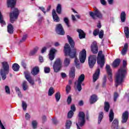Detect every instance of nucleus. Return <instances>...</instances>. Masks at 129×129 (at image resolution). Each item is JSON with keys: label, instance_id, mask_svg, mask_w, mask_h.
<instances>
[{"label": "nucleus", "instance_id": "09e8293b", "mask_svg": "<svg viewBox=\"0 0 129 129\" xmlns=\"http://www.w3.org/2000/svg\"><path fill=\"white\" fill-rule=\"evenodd\" d=\"M22 106L23 107V110H27V107L28 106L27 105V103L24 101H22Z\"/></svg>", "mask_w": 129, "mask_h": 129}, {"label": "nucleus", "instance_id": "7ed1b4c3", "mask_svg": "<svg viewBox=\"0 0 129 129\" xmlns=\"http://www.w3.org/2000/svg\"><path fill=\"white\" fill-rule=\"evenodd\" d=\"M64 52L65 56H70L71 58H75V63L76 64L77 68H79V60L76 58V48H74L71 50L70 45L68 43H66L64 47Z\"/></svg>", "mask_w": 129, "mask_h": 129}, {"label": "nucleus", "instance_id": "e2e57ef3", "mask_svg": "<svg viewBox=\"0 0 129 129\" xmlns=\"http://www.w3.org/2000/svg\"><path fill=\"white\" fill-rule=\"evenodd\" d=\"M52 122L53 123H54V124L58 123V121H57V119H56V118L52 119Z\"/></svg>", "mask_w": 129, "mask_h": 129}, {"label": "nucleus", "instance_id": "39448f33", "mask_svg": "<svg viewBox=\"0 0 129 129\" xmlns=\"http://www.w3.org/2000/svg\"><path fill=\"white\" fill-rule=\"evenodd\" d=\"M79 121L76 124L78 129H81L79 127V125L80 126H83L84 125L85 123V114L83 112H80L79 113Z\"/></svg>", "mask_w": 129, "mask_h": 129}, {"label": "nucleus", "instance_id": "052dcab7", "mask_svg": "<svg viewBox=\"0 0 129 129\" xmlns=\"http://www.w3.org/2000/svg\"><path fill=\"white\" fill-rule=\"evenodd\" d=\"M100 3L103 6H105L106 5V2H105V0H100Z\"/></svg>", "mask_w": 129, "mask_h": 129}, {"label": "nucleus", "instance_id": "6ab92c4d", "mask_svg": "<svg viewBox=\"0 0 129 129\" xmlns=\"http://www.w3.org/2000/svg\"><path fill=\"white\" fill-rule=\"evenodd\" d=\"M52 15L54 22H58L60 21L58 15H57V14L56 13V10H55V9H53Z\"/></svg>", "mask_w": 129, "mask_h": 129}, {"label": "nucleus", "instance_id": "a19ab883", "mask_svg": "<svg viewBox=\"0 0 129 129\" xmlns=\"http://www.w3.org/2000/svg\"><path fill=\"white\" fill-rule=\"evenodd\" d=\"M38 50H39V47L37 46L34 48V49L30 51L31 55H35V54L38 52Z\"/></svg>", "mask_w": 129, "mask_h": 129}, {"label": "nucleus", "instance_id": "a18cd8bd", "mask_svg": "<svg viewBox=\"0 0 129 129\" xmlns=\"http://www.w3.org/2000/svg\"><path fill=\"white\" fill-rule=\"evenodd\" d=\"M37 125H38V122L36 120H33L32 122V126L33 128H37Z\"/></svg>", "mask_w": 129, "mask_h": 129}, {"label": "nucleus", "instance_id": "473e14b6", "mask_svg": "<svg viewBox=\"0 0 129 129\" xmlns=\"http://www.w3.org/2000/svg\"><path fill=\"white\" fill-rule=\"evenodd\" d=\"M125 36L127 39L129 38V29L128 27H125L124 29Z\"/></svg>", "mask_w": 129, "mask_h": 129}, {"label": "nucleus", "instance_id": "5fc2aeb1", "mask_svg": "<svg viewBox=\"0 0 129 129\" xmlns=\"http://www.w3.org/2000/svg\"><path fill=\"white\" fill-rule=\"evenodd\" d=\"M45 73H50V68L45 67L44 68Z\"/></svg>", "mask_w": 129, "mask_h": 129}, {"label": "nucleus", "instance_id": "1a4fd4ad", "mask_svg": "<svg viewBox=\"0 0 129 129\" xmlns=\"http://www.w3.org/2000/svg\"><path fill=\"white\" fill-rule=\"evenodd\" d=\"M97 63L101 68L104 66V55L102 54V51H99L98 54Z\"/></svg>", "mask_w": 129, "mask_h": 129}, {"label": "nucleus", "instance_id": "6e6552de", "mask_svg": "<svg viewBox=\"0 0 129 129\" xmlns=\"http://www.w3.org/2000/svg\"><path fill=\"white\" fill-rule=\"evenodd\" d=\"M89 14L90 17H91L94 20L96 19L95 17L98 18L99 19H102V14L96 8H95L94 9V13L90 12Z\"/></svg>", "mask_w": 129, "mask_h": 129}, {"label": "nucleus", "instance_id": "338daca9", "mask_svg": "<svg viewBox=\"0 0 129 129\" xmlns=\"http://www.w3.org/2000/svg\"><path fill=\"white\" fill-rule=\"evenodd\" d=\"M46 119H47V117H46V116H42V121H43V122H45V121H46Z\"/></svg>", "mask_w": 129, "mask_h": 129}, {"label": "nucleus", "instance_id": "f03ea898", "mask_svg": "<svg viewBox=\"0 0 129 129\" xmlns=\"http://www.w3.org/2000/svg\"><path fill=\"white\" fill-rule=\"evenodd\" d=\"M17 4V0H7V5L9 7L12 8V10H14L13 12L10 13V22L12 24L16 20L18 19L19 17V10L17 8H14V7L16 6Z\"/></svg>", "mask_w": 129, "mask_h": 129}, {"label": "nucleus", "instance_id": "7c9ffc66", "mask_svg": "<svg viewBox=\"0 0 129 129\" xmlns=\"http://www.w3.org/2000/svg\"><path fill=\"white\" fill-rule=\"evenodd\" d=\"M109 117V121L110 122H111V121H112L113 120V118L114 117V114L113 111H112V110H110Z\"/></svg>", "mask_w": 129, "mask_h": 129}, {"label": "nucleus", "instance_id": "9b49d317", "mask_svg": "<svg viewBox=\"0 0 129 129\" xmlns=\"http://www.w3.org/2000/svg\"><path fill=\"white\" fill-rule=\"evenodd\" d=\"M79 59L81 63H84L86 60V50L83 49L80 53Z\"/></svg>", "mask_w": 129, "mask_h": 129}, {"label": "nucleus", "instance_id": "bb28decb", "mask_svg": "<svg viewBox=\"0 0 129 129\" xmlns=\"http://www.w3.org/2000/svg\"><path fill=\"white\" fill-rule=\"evenodd\" d=\"M69 75L71 78H75V68H72L71 69Z\"/></svg>", "mask_w": 129, "mask_h": 129}, {"label": "nucleus", "instance_id": "603ef678", "mask_svg": "<svg viewBox=\"0 0 129 129\" xmlns=\"http://www.w3.org/2000/svg\"><path fill=\"white\" fill-rule=\"evenodd\" d=\"M64 22L66 24L67 26H68V28L70 27V25H69V20L68 18L66 17L64 18Z\"/></svg>", "mask_w": 129, "mask_h": 129}, {"label": "nucleus", "instance_id": "79ce46f5", "mask_svg": "<svg viewBox=\"0 0 129 129\" xmlns=\"http://www.w3.org/2000/svg\"><path fill=\"white\" fill-rule=\"evenodd\" d=\"M103 117V113L102 112H100L99 114L98 123H100V122H101V120H102Z\"/></svg>", "mask_w": 129, "mask_h": 129}, {"label": "nucleus", "instance_id": "4be33fe9", "mask_svg": "<svg viewBox=\"0 0 129 129\" xmlns=\"http://www.w3.org/2000/svg\"><path fill=\"white\" fill-rule=\"evenodd\" d=\"M120 18L121 22H122V23H124V22H125V20L126 19V14H125V12L124 11H122L121 13Z\"/></svg>", "mask_w": 129, "mask_h": 129}, {"label": "nucleus", "instance_id": "2f4dec72", "mask_svg": "<svg viewBox=\"0 0 129 129\" xmlns=\"http://www.w3.org/2000/svg\"><path fill=\"white\" fill-rule=\"evenodd\" d=\"M55 97L56 102H58L60 100V98H61V93L60 92H57L55 93Z\"/></svg>", "mask_w": 129, "mask_h": 129}, {"label": "nucleus", "instance_id": "f257e3e1", "mask_svg": "<svg viewBox=\"0 0 129 129\" xmlns=\"http://www.w3.org/2000/svg\"><path fill=\"white\" fill-rule=\"evenodd\" d=\"M126 60L123 61V66L121 67L118 71L116 75V80H115V86L117 87L119 84H121L123 82V79L125 77L127 73V69L126 68Z\"/></svg>", "mask_w": 129, "mask_h": 129}, {"label": "nucleus", "instance_id": "9d476101", "mask_svg": "<svg viewBox=\"0 0 129 129\" xmlns=\"http://www.w3.org/2000/svg\"><path fill=\"white\" fill-rule=\"evenodd\" d=\"M97 57L95 55H92L89 57L88 63L90 68H93L95 63H96V58Z\"/></svg>", "mask_w": 129, "mask_h": 129}, {"label": "nucleus", "instance_id": "cd10ccee", "mask_svg": "<svg viewBox=\"0 0 129 129\" xmlns=\"http://www.w3.org/2000/svg\"><path fill=\"white\" fill-rule=\"evenodd\" d=\"M120 64V59H116L112 63V66L115 68V67H117Z\"/></svg>", "mask_w": 129, "mask_h": 129}, {"label": "nucleus", "instance_id": "0e129e2a", "mask_svg": "<svg viewBox=\"0 0 129 129\" xmlns=\"http://www.w3.org/2000/svg\"><path fill=\"white\" fill-rule=\"evenodd\" d=\"M0 127L2 129H6V128H5V126H4V124H3V123L2 122V121L0 120Z\"/></svg>", "mask_w": 129, "mask_h": 129}, {"label": "nucleus", "instance_id": "72a5a7b5", "mask_svg": "<svg viewBox=\"0 0 129 129\" xmlns=\"http://www.w3.org/2000/svg\"><path fill=\"white\" fill-rule=\"evenodd\" d=\"M22 87H23V90H24V91H26V90H27V89H28V88H29V86L28 85L27 81H24L23 82Z\"/></svg>", "mask_w": 129, "mask_h": 129}, {"label": "nucleus", "instance_id": "c756f323", "mask_svg": "<svg viewBox=\"0 0 129 129\" xmlns=\"http://www.w3.org/2000/svg\"><path fill=\"white\" fill-rule=\"evenodd\" d=\"M109 107H110L109 103H108V102H104V110L105 111H106V112H108L109 110Z\"/></svg>", "mask_w": 129, "mask_h": 129}, {"label": "nucleus", "instance_id": "c03bdc74", "mask_svg": "<svg viewBox=\"0 0 129 129\" xmlns=\"http://www.w3.org/2000/svg\"><path fill=\"white\" fill-rule=\"evenodd\" d=\"M99 38L100 39H103V36L104 35V31H103V30H101L100 31H99Z\"/></svg>", "mask_w": 129, "mask_h": 129}, {"label": "nucleus", "instance_id": "774afa93", "mask_svg": "<svg viewBox=\"0 0 129 129\" xmlns=\"http://www.w3.org/2000/svg\"><path fill=\"white\" fill-rule=\"evenodd\" d=\"M61 77H62V78H65V77H66V74H65V73H62L61 74Z\"/></svg>", "mask_w": 129, "mask_h": 129}, {"label": "nucleus", "instance_id": "2eb2a0df", "mask_svg": "<svg viewBox=\"0 0 129 129\" xmlns=\"http://www.w3.org/2000/svg\"><path fill=\"white\" fill-rule=\"evenodd\" d=\"M106 70L108 75V78L110 82H112V74H111V69H110V66L106 65Z\"/></svg>", "mask_w": 129, "mask_h": 129}, {"label": "nucleus", "instance_id": "423d86ee", "mask_svg": "<svg viewBox=\"0 0 129 129\" xmlns=\"http://www.w3.org/2000/svg\"><path fill=\"white\" fill-rule=\"evenodd\" d=\"M53 68L54 72L56 73L59 72V71L61 70V68H62V62L60 58L56 59L54 61L53 65Z\"/></svg>", "mask_w": 129, "mask_h": 129}, {"label": "nucleus", "instance_id": "393cba45", "mask_svg": "<svg viewBox=\"0 0 129 129\" xmlns=\"http://www.w3.org/2000/svg\"><path fill=\"white\" fill-rule=\"evenodd\" d=\"M7 31L9 34H13L14 33V26H13V25L11 24H8Z\"/></svg>", "mask_w": 129, "mask_h": 129}, {"label": "nucleus", "instance_id": "dca6fc26", "mask_svg": "<svg viewBox=\"0 0 129 129\" xmlns=\"http://www.w3.org/2000/svg\"><path fill=\"white\" fill-rule=\"evenodd\" d=\"M56 49L51 48L50 49V51L49 52V59L52 61V60H54V58H55V53H56Z\"/></svg>", "mask_w": 129, "mask_h": 129}, {"label": "nucleus", "instance_id": "c85d7f7f", "mask_svg": "<svg viewBox=\"0 0 129 129\" xmlns=\"http://www.w3.org/2000/svg\"><path fill=\"white\" fill-rule=\"evenodd\" d=\"M39 68L38 67H34L31 71L33 75H37L39 73Z\"/></svg>", "mask_w": 129, "mask_h": 129}, {"label": "nucleus", "instance_id": "8fccbe9b", "mask_svg": "<svg viewBox=\"0 0 129 129\" xmlns=\"http://www.w3.org/2000/svg\"><path fill=\"white\" fill-rule=\"evenodd\" d=\"M67 102L68 104H71V102H72V98L71 97V95H69L68 97Z\"/></svg>", "mask_w": 129, "mask_h": 129}, {"label": "nucleus", "instance_id": "412c9836", "mask_svg": "<svg viewBox=\"0 0 129 129\" xmlns=\"http://www.w3.org/2000/svg\"><path fill=\"white\" fill-rule=\"evenodd\" d=\"M77 32L79 33V36L80 39H84L85 38V33L84 31L81 29H77Z\"/></svg>", "mask_w": 129, "mask_h": 129}, {"label": "nucleus", "instance_id": "864d4df0", "mask_svg": "<svg viewBox=\"0 0 129 129\" xmlns=\"http://www.w3.org/2000/svg\"><path fill=\"white\" fill-rule=\"evenodd\" d=\"M70 90H71V87L70 85L67 86L66 88V91L67 93H69V92H70Z\"/></svg>", "mask_w": 129, "mask_h": 129}, {"label": "nucleus", "instance_id": "6e6d98bb", "mask_svg": "<svg viewBox=\"0 0 129 129\" xmlns=\"http://www.w3.org/2000/svg\"><path fill=\"white\" fill-rule=\"evenodd\" d=\"M118 97V94L117 93H115L114 94V101H116L117 98Z\"/></svg>", "mask_w": 129, "mask_h": 129}, {"label": "nucleus", "instance_id": "37998d69", "mask_svg": "<svg viewBox=\"0 0 129 129\" xmlns=\"http://www.w3.org/2000/svg\"><path fill=\"white\" fill-rule=\"evenodd\" d=\"M73 115H74V112H73L72 110H70L68 113V118H72Z\"/></svg>", "mask_w": 129, "mask_h": 129}, {"label": "nucleus", "instance_id": "b1692460", "mask_svg": "<svg viewBox=\"0 0 129 129\" xmlns=\"http://www.w3.org/2000/svg\"><path fill=\"white\" fill-rule=\"evenodd\" d=\"M118 128V120L117 119H114L112 124V129H117Z\"/></svg>", "mask_w": 129, "mask_h": 129}, {"label": "nucleus", "instance_id": "ea45409f", "mask_svg": "<svg viewBox=\"0 0 129 129\" xmlns=\"http://www.w3.org/2000/svg\"><path fill=\"white\" fill-rule=\"evenodd\" d=\"M62 11V7L61 6L60 4H58L56 7V12L57 14H61V12Z\"/></svg>", "mask_w": 129, "mask_h": 129}, {"label": "nucleus", "instance_id": "5701e85b", "mask_svg": "<svg viewBox=\"0 0 129 129\" xmlns=\"http://www.w3.org/2000/svg\"><path fill=\"white\" fill-rule=\"evenodd\" d=\"M67 39L69 41V44L71 45V47L72 48H74V46H75V42H74V40H72V38H71V37H70V36L68 35Z\"/></svg>", "mask_w": 129, "mask_h": 129}, {"label": "nucleus", "instance_id": "4d7b16f0", "mask_svg": "<svg viewBox=\"0 0 129 129\" xmlns=\"http://www.w3.org/2000/svg\"><path fill=\"white\" fill-rule=\"evenodd\" d=\"M71 110H72V111H73V112H74V111L76 110V108L75 107V105L74 104L72 105L71 107Z\"/></svg>", "mask_w": 129, "mask_h": 129}, {"label": "nucleus", "instance_id": "680f3d73", "mask_svg": "<svg viewBox=\"0 0 129 129\" xmlns=\"http://www.w3.org/2000/svg\"><path fill=\"white\" fill-rule=\"evenodd\" d=\"M39 10H41L44 14H46V12L45 11V8L44 7H39Z\"/></svg>", "mask_w": 129, "mask_h": 129}, {"label": "nucleus", "instance_id": "f8f14e48", "mask_svg": "<svg viewBox=\"0 0 129 129\" xmlns=\"http://www.w3.org/2000/svg\"><path fill=\"white\" fill-rule=\"evenodd\" d=\"M55 31L57 34L59 35H64L65 34V31L63 29V27L61 24H57L55 28Z\"/></svg>", "mask_w": 129, "mask_h": 129}, {"label": "nucleus", "instance_id": "3c124183", "mask_svg": "<svg viewBox=\"0 0 129 129\" xmlns=\"http://www.w3.org/2000/svg\"><path fill=\"white\" fill-rule=\"evenodd\" d=\"M5 91L7 94H11V91L10 90V87L8 86H5Z\"/></svg>", "mask_w": 129, "mask_h": 129}, {"label": "nucleus", "instance_id": "a878e982", "mask_svg": "<svg viewBox=\"0 0 129 129\" xmlns=\"http://www.w3.org/2000/svg\"><path fill=\"white\" fill-rule=\"evenodd\" d=\"M128 48V44L127 43H125L124 45V47L123 48L121 53L122 55H125L126 54V52L127 51V49Z\"/></svg>", "mask_w": 129, "mask_h": 129}, {"label": "nucleus", "instance_id": "e433bc0d", "mask_svg": "<svg viewBox=\"0 0 129 129\" xmlns=\"http://www.w3.org/2000/svg\"><path fill=\"white\" fill-rule=\"evenodd\" d=\"M12 69L14 71H18L19 69H20V66L18 63H14L12 66Z\"/></svg>", "mask_w": 129, "mask_h": 129}, {"label": "nucleus", "instance_id": "0eeeda50", "mask_svg": "<svg viewBox=\"0 0 129 129\" xmlns=\"http://www.w3.org/2000/svg\"><path fill=\"white\" fill-rule=\"evenodd\" d=\"M84 79H85V76L84 74H82L79 77L78 80L75 82V85H76V84H77V88L78 91H81L82 90L81 84H82V82L84 81Z\"/></svg>", "mask_w": 129, "mask_h": 129}, {"label": "nucleus", "instance_id": "4468645a", "mask_svg": "<svg viewBox=\"0 0 129 129\" xmlns=\"http://www.w3.org/2000/svg\"><path fill=\"white\" fill-rule=\"evenodd\" d=\"M91 50L93 54H97L98 53V46L96 42H94L91 46Z\"/></svg>", "mask_w": 129, "mask_h": 129}, {"label": "nucleus", "instance_id": "20e7f679", "mask_svg": "<svg viewBox=\"0 0 129 129\" xmlns=\"http://www.w3.org/2000/svg\"><path fill=\"white\" fill-rule=\"evenodd\" d=\"M2 69L1 70L0 74L2 77L3 80H6L7 75H8L10 72V66L7 61H4L2 63Z\"/></svg>", "mask_w": 129, "mask_h": 129}, {"label": "nucleus", "instance_id": "f704fd0d", "mask_svg": "<svg viewBox=\"0 0 129 129\" xmlns=\"http://www.w3.org/2000/svg\"><path fill=\"white\" fill-rule=\"evenodd\" d=\"M0 23L2 25V26L6 25V22L4 20V17L3 16V15H2V12L0 11Z\"/></svg>", "mask_w": 129, "mask_h": 129}, {"label": "nucleus", "instance_id": "13d9d810", "mask_svg": "<svg viewBox=\"0 0 129 129\" xmlns=\"http://www.w3.org/2000/svg\"><path fill=\"white\" fill-rule=\"evenodd\" d=\"M27 37H28V35H24L22 37V40L20 41V42H24V41H26Z\"/></svg>", "mask_w": 129, "mask_h": 129}, {"label": "nucleus", "instance_id": "4c0bfd02", "mask_svg": "<svg viewBox=\"0 0 129 129\" xmlns=\"http://www.w3.org/2000/svg\"><path fill=\"white\" fill-rule=\"evenodd\" d=\"M69 64H70V59L66 58L63 61L64 66L67 67V66H69Z\"/></svg>", "mask_w": 129, "mask_h": 129}, {"label": "nucleus", "instance_id": "58836bf2", "mask_svg": "<svg viewBox=\"0 0 129 129\" xmlns=\"http://www.w3.org/2000/svg\"><path fill=\"white\" fill-rule=\"evenodd\" d=\"M72 124V122H71V120H67L66 122V127L67 128H70Z\"/></svg>", "mask_w": 129, "mask_h": 129}, {"label": "nucleus", "instance_id": "de8ad7c7", "mask_svg": "<svg viewBox=\"0 0 129 129\" xmlns=\"http://www.w3.org/2000/svg\"><path fill=\"white\" fill-rule=\"evenodd\" d=\"M15 89L18 94V96H19V97H22V93H21V90H20V88H19V87H16L15 88Z\"/></svg>", "mask_w": 129, "mask_h": 129}, {"label": "nucleus", "instance_id": "c9c22d12", "mask_svg": "<svg viewBox=\"0 0 129 129\" xmlns=\"http://www.w3.org/2000/svg\"><path fill=\"white\" fill-rule=\"evenodd\" d=\"M55 93V90H54V88L53 87H50L48 90V96H52V95H53V94H54V93Z\"/></svg>", "mask_w": 129, "mask_h": 129}, {"label": "nucleus", "instance_id": "49530a36", "mask_svg": "<svg viewBox=\"0 0 129 129\" xmlns=\"http://www.w3.org/2000/svg\"><path fill=\"white\" fill-rule=\"evenodd\" d=\"M99 33V29H96L94 30L93 32V35L94 37H96V36H98V34Z\"/></svg>", "mask_w": 129, "mask_h": 129}, {"label": "nucleus", "instance_id": "bf43d9fd", "mask_svg": "<svg viewBox=\"0 0 129 129\" xmlns=\"http://www.w3.org/2000/svg\"><path fill=\"white\" fill-rule=\"evenodd\" d=\"M25 118L26 119H30V118H31V116L29 113H27L25 115Z\"/></svg>", "mask_w": 129, "mask_h": 129}, {"label": "nucleus", "instance_id": "aec40b11", "mask_svg": "<svg viewBox=\"0 0 129 129\" xmlns=\"http://www.w3.org/2000/svg\"><path fill=\"white\" fill-rule=\"evenodd\" d=\"M97 96L96 95H93L91 96L90 98V103L91 104H93V103H95V102H96L97 101Z\"/></svg>", "mask_w": 129, "mask_h": 129}, {"label": "nucleus", "instance_id": "f3484780", "mask_svg": "<svg viewBox=\"0 0 129 129\" xmlns=\"http://www.w3.org/2000/svg\"><path fill=\"white\" fill-rule=\"evenodd\" d=\"M127 119H128V112L125 111L122 114V122L123 123H125L126 121H127Z\"/></svg>", "mask_w": 129, "mask_h": 129}, {"label": "nucleus", "instance_id": "a211bd4d", "mask_svg": "<svg viewBox=\"0 0 129 129\" xmlns=\"http://www.w3.org/2000/svg\"><path fill=\"white\" fill-rule=\"evenodd\" d=\"M100 73V70L99 69H98L95 74L93 75V82H95L98 78H99V74Z\"/></svg>", "mask_w": 129, "mask_h": 129}, {"label": "nucleus", "instance_id": "69168bd1", "mask_svg": "<svg viewBox=\"0 0 129 129\" xmlns=\"http://www.w3.org/2000/svg\"><path fill=\"white\" fill-rule=\"evenodd\" d=\"M47 50V47H44L41 50V53H45V51Z\"/></svg>", "mask_w": 129, "mask_h": 129}, {"label": "nucleus", "instance_id": "ddd939ff", "mask_svg": "<svg viewBox=\"0 0 129 129\" xmlns=\"http://www.w3.org/2000/svg\"><path fill=\"white\" fill-rule=\"evenodd\" d=\"M25 76L26 79L27 80L28 82L31 85H34V80L32 79V77L30 76V72L26 71L24 72Z\"/></svg>", "mask_w": 129, "mask_h": 129}]
</instances>
